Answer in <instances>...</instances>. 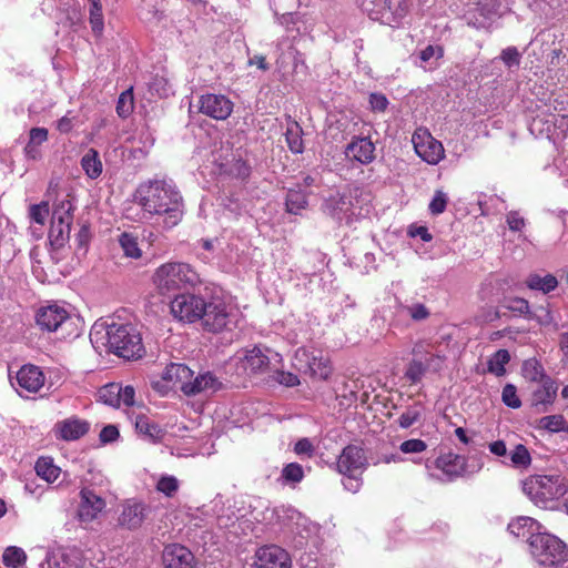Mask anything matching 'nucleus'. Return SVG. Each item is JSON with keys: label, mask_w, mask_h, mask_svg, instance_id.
Here are the masks:
<instances>
[{"label": "nucleus", "mask_w": 568, "mask_h": 568, "mask_svg": "<svg viewBox=\"0 0 568 568\" xmlns=\"http://www.w3.org/2000/svg\"><path fill=\"white\" fill-rule=\"evenodd\" d=\"M136 200L144 212L163 215L165 229H172L182 220L183 197L172 180L153 179L141 183L136 189Z\"/></svg>", "instance_id": "1"}, {"label": "nucleus", "mask_w": 568, "mask_h": 568, "mask_svg": "<svg viewBox=\"0 0 568 568\" xmlns=\"http://www.w3.org/2000/svg\"><path fill=\"white\" fill-rule=\"evenodd\" d=\"M151 281L156 291L164 295L195 286L200 283V276L190 264L179 261H170L155 268Z\"/></svg>", "instance_id": "2"}, {"label": "nucleus", "mask_w": 568, "mask_h": 568, "mask_svg": "<svg viewBox=\"0 0 568 568\" xmlns=\"http://www.w3.org/2000/svg\"><path fill=\"white\" fill-rule=\"evenodd\" d=\"M446 356L438 346L428 339H418L412 347V359L405 369V378L418 384L426 373H438L443 369Z\"/></svg>", "instance_id": "3"}, {"label": "nucleus", "mask_w": 568, "mask_h": 568, "mask_svg": "<svg viewBox=\"0 0 568 568\" xmlns=\"http://www.w3.org/2000/svg\"><path fill=\"white\" fill-rule=\"evenodd\" d=\"M104 331L106 346L111 353L128 361L139 359L144 355L141 335L131 325L111 323Z\"/></svg>", "instance_id": "4"}, {"label": "nucleus", "mask_w": 568, "mask_h": 568, "mask_svg": "<svg viewBox=\"0 0 568 568\" xmlns=\"http://www.w3.org/2000/svg\"><path fill=\"white\" fill-rule=\"evenodd\" d=\"M523 490L536 506L547 508L568 491V484L559 474L534 475L524 480Z\"/></svg>", "instance_id": "5"}, {"label": "nucleus", "mask_w": 568, "mask_h": 568, "mask_svg": "<svg viewBox=\"0 0 568 568\" xmlns=\"http://www.w3.org/2000/svg\"><path fill=\"white\" fill-rule=\"evenodd\" d=\"M529 551L541 566L555 567L568 561L566 544L555 535L537 532L529 538Z\"/></svg>", "instance_id": "6"}, {"label": "nucleus", "mask_w": 568, "mask_h": 568, "mask_svg": "<svg viewBox=\"0 0 568 568\" xmlns=\"http://www.w3.org/2000/svg\"><path fill=\"white\" fill-rule=\"evenodd\" d=\"M200 321L204 331L221 333L231 331L236 325V313L223 301L214 300L206 302Z\"/></svg>", "instance_id": "7"}, {"label": "nucleus", "mask_w": 568, "mask_h": 568, "mask_svg": "<svg viewBox=\"0 0 568 568\" xmlns=\"http://www.w3.org/2000/svg\"><path fill=\"white\" fill-rule=\"evenodd\" d=\"M357 204V190L336 192L325 200L324 209L333 219L351 223L363 214V209L358 207Z\"/></svg>", "instance_id": "8"}, {"label": "nucleus", "mask_w": 568, "mask_h": 568, "mask_svg": "<svg viewBox=\"0 0 568 568\" xmlns=\"http://www.w3.org/2000/svg\"><path fill=\"white\" fill-rule=\"evenodd\" d=\"M294 366L302 373L310 374L320 379H326L331 375L329 362L321 351L301 347L294 355Z\"/></svg>", "instance_id": "9"}, {"label": "nucleus", "mask_w": 568, "mask_h": 568, "mask_svg": "<svg viewBox=\"0 0 568 568\" xmlns=\"http://www.w3.org/2000/svg\"><path fill=\"white\" fill-rule=\"evenodd\" d=\"M206 301L195 294L176 295L170 304L172 315L185 323H194L201 320L205 311Z\"/></svg>", "instance_id": "10"}, {"label": "nucleus", "mask_w": 568, "mask_h": 568, "mask_svg": "<svg viewBox=\"0 0 568 568\" xmlns=\"http://www.w3.org/2000/svg\"><path fill=\"white\" fill-rule=\"evenodd\" d=\"M412 143L416 154L428 164H437L444 159L443 144L435 140L428 130L418 128L412 136Z\"/></svg>", "instance_id": "11"}, {"label": "nucleus", "mask_w": 568, "mask_h": 568, "mask_svg": "<svg viewBox=\"0 0 568 568\" xmlns=\"http://www.w3.org/2000/svg\"><path fill=\"white\" fill-rule=\"evenodd\" d=\"M151 507L138 499H126L120 506L118 525L128 530L139 529L148 518Z\"/></svg>", "instance_id": "12"}, {"label": "nucleus", "mask_w": 568, "mask_h": 568, "mask_svg": "<svg viewBox=\"0 0 568 568\" xmlns=\"http://www.w3.org/2000/svg\"><path fill=\"white\" fill-rule=\"evenodd\" d=\"M69 321L68 310L57 303L41 306L36 313V323L41 331L57 332Z\"/></svg>", "instance_id": "13"}, {"label": "nucleus", "mask_w": 568, "mask_h": 568, "mask_svg": "<svg viewBox=\"0 0 568 568\" xmlns=\"http://www.w3.org/2000/svg\"><path fill=\"white\" fill-rule=\"evenodd\" d=\"M233 106V102L224 94L206 93L199 99V111L217 121L226 120Z\"/></svg>", "instance_id": "14"}, {"label": "nucleus", "mask_w": 568, "mask_h": 568, "mask_svg": "<svg viewBox=\"0 0 568 568\" xmlns=\"http://www.w3.org/2000/svg\"><path fill=\"white\" fill-rule=\"evenodd\" d=\"M435 468L438 473L429 471V477L439 481H452L464 471L465 459L456 454H445L435 460Z\"/></svg>", "instance_id": "15"}, {"label": "nucleus", "mask_w": 568, "mask_h": 568, "mask_svg": "<svg viewBox=\"0 0 568 568\" xmlns=\"http://www.w3.org/2000/svg\"><path fill=\"white\" fill-rule=\"evenodd\" d=\"M105 506V500L97 495L94 490L87 487L82 488L77 511L78 519L84 524L92 523L103 511Z\"/></svg>", "instance_id": "16"}, {"label": "nucleus", "mask_w": 568, "mask_h": 568, "mask_svg": "<svg viewBox=\"0 0 568 568\" xmlns=\"http://www.w3.org/2000/svg\"><path fill=\"white\" fill-rule=\"evenodd\" d=\"M90 429V423L72 416L54 424L52 433L59 440L73 442L83 437Z\"/></svg>", "instance_id": "17"}, {"label": "nucleus", "mask_w": 568, "mask_h": 568, "mask_svg": "<svg viewBox=\"0 0 568 568\" xmlns=\"http://www.w3.org/2000/svg\"><path fill=\"white\" fill-rule=\"evenodd\" d=\"M254 565L256 568H291V558L283 548L270 545L256 551Z\"/></svg>", "instance_id": "18"}, {"label": "nucleus", "mask_w": 568, "mask_h": 568, "mask_svg": "<svg viewBox=\"0 0 568 568\" xmlns=\"http://www.w3.org/2000/svg\"><path fill=\"white\" fill-rule=\"evenodd\" d=\"M367 466L364 450L355 445L346 446L337 460V470L341 474H362Z\"/></svg>", "instance_id": "19"}, {"label": "nucleus", "mask_w": 568, "mask_h": 568, "mask_svg": "<svg viewBox=\"0 0 568 568\" xmlns=\"http://www.w3.org/2000/svg\"><path fill=\"white\" fill-rule=\"evenodd\" d=\"M375 150L371 138L354 136L346 145L345 154L349 160L367 165L375 160Z\"/></svg>", "instance_id": "20"}, {"label": "nucleus", "mask_w": 568, "mask_h": 568, "mask_svg": "<svg viewBox=\"0 0 568 568\" xmlns=\"http://www.w3.org/2000/svg\"><path fill=\"white\" fill-rule=\"evenodd\" d=\"M222 383L211 372H205L192 377L189 383L183 384L181 392L186 396L199 394H211L221 389Z\"/></svg>", "instance_id": "21"}, {"label": "nucleus", "mask_w": 568, "mask_h": 568, "mask_svg": "<svg viewBox=\"0 0 568 568\" xmlns=\"http://www.w3.org/2000/svg\"><path fill=\"white\" fill-rule=\"evenodd\" d=\"M165 568H194V555L184 546L172 544L165 546L162 554Z\"/></svg>", "instance_id": "22"}, {"label": "nucleus", "mask_w": 568, "mask_h": 568, "mask_svg": "<svg viewBox=\"0 0 568 568\" xmlns=\"http://www.w3.org/2000/svg\"><path fill=\"white\" fill-rule=\"evenodd\" d=\"M17 385L28 393H37L44 384V375L38 366L23 365L17 373Z\"/></svg>", "instance_id": "23"}, {"label": "nucleus", "mask_w": 568, "mask_h": 568, "mask_svg": "<svg viewBox=\"0 0 568 568\" xmlns=\"http://www.w3.org/2000/svg\"><path fill=\"white\" fill-rule=\"evenodd\" d=\"M498 4L494 1L478 3V6L468 12V24L477 29L488 28L493 19L497 16Z\"/></svg>", "instance_id": "24"}, {"label": "nucleus", "mask_w": 568, "mask_h": 568, "mask_svg": "<svg viewBox=\"0 0 568 568\" xmlns=\"http://www.w3.org/2000/svg\"><path fill=\"white\" fill-rule=\"evenodd\" d=\"M557 390L558 386L552 378L542 379L539 387L532 392V406L538 412H547L556 398Z\"/></svg>", "instance_id": "25"}, {"label": "nucleus", "mask_w": 568, "mask_h": 568, "mask_svg": "<svg viewBox=\"0 0 568 568\" xmlns=\"http://www.w3.org/2000/svg\"><path fill=\"white\" fill-rule=\"evenodd\" d=\"M49 132L45 128H32L29 131V141L24 146V155L28 160L38 161L42 158L40 146L48 141Z\"/></svg>", "instance_id": "26"}, {"label": "nucleus", "mask_w": 568, "mask_h": 568, "mask_svg": "<svg viewBox=\"0 0 568 568\" xmlns=\"http://www.w3.org/2000/svg\"><path fill=\"white\" fill-rule=\"evenodd\" d=\"M135 429L143 437V439L156 444L163 440L166 432L158 424L150 420L144 415H139L135 418Z\"/></svg>", "instance_id": "27"}, {"label": "nucleus", "mask_w": 568, "mask_h": 568, "mask_svg": "<svg viewBox=\"0 0 568 568\" xmlns=\"http://www.w3.org/2000/svg\"><path fill=\"white\" fill-rule=\"evenodd\" d=\"M140 18L152 24H161L164 19V10L162 6V1L160 0H142V3L139 9Z\"/></svg>", "instance_id": "28"}, {"label": "nucleus", "mask_w": 568, "mask_h": 568, "mask_svg": "<svg viewBox=\"0 0 568 568\" xmlns=\"http://www.w3.org/2000/svg\"><path fill=\"white\" fill-rule=\"evenodd\" d=\"M539 524L531 517H518L508 524L510 534L518 538H527L529 540L531 535H537Z\"/></svg>", "instance_id": "29"}, {"label": "nucleus", "mask_w": 568, "mask_h": 568, "mask_svg": "<svg viewBox=\"0 0 568 568\" xmlns=\"http://www.w3.org/2000/svg\"><path fill=\"white\" fill-rule=\"evenodd\" d=\"M73 212L74 204L69 195L64 199L57 200L53 205L51 222L71 226L73 222Z\"/></svg>", "instance_id": "30"}, {"label": "nucleus", "mask_w": 568, "mask_h": 568, "mask_svg": "<svg viewBox=\"0 0 568 568\" xmlns=\"http://www.w3.org/2000/svg\"><path fill=\"white\" fill-rule=\"evenodd\" d=\"M193 371L190 369L186 365L180 363H171L166 366L163 378L174 383L179 388L183 386V384L189 383V381L193 377Z\"/></svg>", "instance_id": "31"}, {"label": "nucleus", "mask_w": 568, "mask_h": 568, "mask_svg": "<svg viewBox=\"0 0 568 568\" xmlns=\"http://www.w3.org/2000/svg\"><path fill=\"white\" fill-rule=\"evenodd\" d=\"M303 129L302 126L295 121L290 118L286 132H285V140L287 143V146L291 152L295 154H301L304 151V142H303Z\"/></svg>", "instance_id": "32"}, {"label": "nucleus", "mask_w": 568, "mask_h": 568, "mask_svg": "<svg viewBox=\"0 0 568 568\" xmlns=\"http://www.w3.org/2000/svg\"><path fill=\"white\" fill-rule=\"evenodd\" d=\"M270 361L268 355L260 347H254L247 351L245 355V368L254 374L262 373L267 368Z\"/></svg>", "instance_id": "33"}, {"label": "nucleus", "mask_w": 568, "mask_h": 568, "mask_svg": "<svg viewBox=\"0 0 568 568\" xmlns=\"http://www.w3.org/2000/svg\"><path fill=\"white\" fill-rule=\"evenodd\" d=\"M81 166L90 179H98L102 173V162L95 149H89L81 159Z\"/></svg>", "instance_id": "34"}, {"label": "nucleus", "mask_w": 568, "mask_h": 568, "mask_svg": "<svg viewBox=\"0 0 568 568\" xmlns=\"http://www.w3.org/2000/svg\"><path fill=\"white\" fill-rule=\"evenodd\" d=\"M526 284L530 290L541 291L547 294L558 286V281L552 274H546L545 276L530 274L526 280Z\"/></svg>", "instance_id": "35"}, {"label": "nucleus", "mask_w": 568, "mask_h": 568, "mask_svg": "<svg viewBox=\"0 0 568 568\" xmlns=\"http://www.w3.org/2000/svg\"><path fill=\"white\" fill-rule=\"evenodd\" d=\"M521 374L525 379L529 382H542L545 378H550L545 374L542 365L536 358H528L521 365Z\"/></svg>", "instance_id": "36"}, {"label": "nucleus", "mask_w": 568, "mask_h": 568, "mask_svg": "<svg viewBox=\"0 0 568 568\" xmlns=\"http://www.w3.org/2000/svg\"><path fill=\"white\" fill-rule=\"evenodd\" d=\"M38 476L48 483L54 481L60 475V468L53 464L50 457H40L34 466Z\"/></svg>", "instance_id": "37"}, {"label": "nucleus", "mask_w": 568, "mask_h": 568, "mask_svg": "<svg viewBox=\"0 0 568 568\" xmlns=\"http://www.w3.org/2000/svg\"><path fill=\"white\" fill-rule=\"evenodd\" d=\"M27 561L26 551L17 546H9L3 550L2 562L8 568H20Z\"/></svg>", "instance_id": "38"}, {"label": "nucleus", "mask_w": 568, "mask_h": 568, "mask_svg": "<svg viewBox=\"0 0 568 568\" xmlns=\"http://www.w3.org/2000/svg\"><path fill=\"white\" fill-rule=\"evenodd\" d=\"M71 226L51 222L49 241L54 248L62 247L70 237Z\"/></svg>", "instance_id": "39"}, {"label": "nucleus", "mask_w": 568, "mask_h": 568, "mask_svg": "<svg viewBox=\"0 0 568 568\" xmlns=\"http://www.w3.org/2000/svg\"><path fill=\"white\" fill-rule=\"evenodd\" d=\"M510 361V355L507 349H498L487 363L489 373L496 376H503L506 373L505 365Z\"/></svg>", "instance_id": "40"}, {"label": "nucleus", "mask_w": 568, "mask_h": 568, "mask_svg": "<svg viewBox=\"0 0 568 568\" xmlns=\"http://www.w3.org/2000/svg\"><path fill=\"white\" fill-rule=\"evenodd\" d=\"M307 204V199L301 190H288L286 194V211L292 214H298Z\"/></svg>", "instance_id": "41"}, {"label": "nucleus", "mask_w": 568, "mask_h": 568, "mask_svg": "<svg viewBox=\"0 0 568 568\" xmlns=\"http://www.w3.org/2000/svg\"><path fill=\"white\" fill-rule=\"evenodd\" d=\"M100 402L112 407H120V384L111 383L100 388Z\"/></svg>", "instance_id": "42"}, {"label": "nucleus", "mask_w": 568, "mask_h": 568, "mask_svg": "<svg viewBox=\"0 0 568 568\" xmlns=\"http://www.w3.org/2000/svg\"><path fill=\"white\" fill-rule=\"evenodd\" d=\"M119 243L126 257L136 260L142 256V251L139 247L138 239L132 234L125 232L122 233L119 237Z\"/></svg>", "instance_id": "43"}, {"label": "nucleus", "mask_w": 568, "mask_h": 568, "mask_svg": "<svg viewBox=\"0 0 568 568\" xmlns=\"http://www.w3.org/2000/svg\"><path fill=\"white\" fill-rule=\"evenodd\" d=\"M511 465L515 468H528L531 464V456L527 447L518 444L510 453Z\"/></svg>", "instance_id": "44"}, {"label": "nucleus", "mask_w": 568, "mask_h": 568, "mask_svg": "<svg viewBox=\"0 0 568 568\" xmlns=\"http://www.w3.org/2000/svg\"><path fill=\"white\" fill-rule=\"evenodd\" d=\"M444 54V50L440 45H427L419 52V67L427 69V65L432 68L434 62L439 60Z\"/></svg>", "instance_id": "45"}, {"label": "nucleus", "mask_w": 568, "mask_h": 568, "mask_svg": "<svg viewBox=\"0 0 568 568\" xmlns=\"http://www.w3.org/2000/svg\"><path fill=\"white\" fill-rule=\"evenodd\" d=\"M90 2V24L95 34H101L103 31V13L100 0H91Z\"/></svg>", "instance_id": "46"}, {"label": "nucleus", "mask_w": 568, "mask_h": 568, "mask_svg": "<svg viewBox=\"0 0 568 568\" xmlns=\"http://www.w3.org/2000/svg\"><path fill=\"white\" fill-rule=\"evenodd\" d=\"M180 481L175 476L162 475L156 483V490L171 498L179 490Z\"/></svg>", "instance_id": "47"}, {"label": "nucleus", "mask_w": 568, "mask_h": 568, "mask_svg": "<svg viewBox=\"0 0 568 568\" xmlns=\"http://www.w3.org/2000/svg\"><path fill=\"white\" fill-rule=\"evenodd\" d=\"M134 109L132 88L122 92L118 99L116 113L120 118H128Z\"/></svg>", "instance_id": "48"}, {"label": "nucleus", "mask_w": 568, "mask_h": 568, "mask_svg": "<svg viewBox=\"0 0 568 568\" xmlns=\"http://www.w3.org/2000/svg\"><path fill=\"white\" fill-rule=\"evenodd\" d=\"M566 420L562 415H548L539 419V427L552 433L564 429Z\"/></svg>", "instance_id": "49"}, {"label": "nucleus", "mask_w": 568, "mask_h": 568, "mask_svg": "<svg viewBox=\"0 0 568 568\" xmlns=\"http://www.w3.org/2000/svg\"><path fill=\"white\" fill-rule=\"evenodd\" d=\"M363 11L367 13L371 20L381 21L384 17L385 6L383 1L375 2V0H364Z\"/></svg>", "instance_id": "50"}, {"label": "nucleus", "mask_w": 568, "mask_h": 568, "mask_svg": "<svg viewBox=\"0 0 568 568\" xmlns=\"http://www.w3.org/2000/svg\"><path fill=\"white\" fill-rule=\"evenodd\" d=\"M504 307L518 315H524L525 317H527L530 308L528 301L521 297L505 300Z\"/></svg>", "instance_id": "51"}, {"label": "nucleus", "mask_w": 568, "mask_h": 568, "mask_svg": "<svg viewBox=\"0 0 568 568\" xmlns=\"http://www.w3.org/2000/svg\"><path fill=\"white\" fill-rule=\"evenodd\" d=\"M420 415H422V410L417 405L408 407L398 417L399 427H402L404 429L409 428L420 418Z\"/></svg>", "instance_id": "52"}, {"label": "nucleus", "mask_w": 568, "mask_h": 568, "mask_svg": "<svg viewBox=\"0 0 568 568\" xmlns=\"http://www.w3.org/2000/svg\"><path fill=\"white\" fill-rule=\"evenodd\" d=\"M503 403L510 408H519L521 406V400L517 395V388L513 384H506L501 392Z\"/></svg>", "instance_id": "53"}, {"label": "nucleus", "mask_w": 568, "mask_h": 568, "mask_svg": "<svg viewBox=\"0 0 568 568\" xmlns=\"http://www.w3.org/2000/svg\"><path fill=\"white\" fill-rule=\"evenodd\" d=\"M282 477L287 483H300L304 477L303 467L297 463H290L282 469Z\"/></svg>", "instance_id": "54"}, {"label": "nucleus", "mask_w": 568, "mask_h": 568, "mask_svg": "<svg viewBox=\"0 0 568 568\" xmlns=\"http://www.w3.org/2000/svg\"><path fill=\"white\" fill-rule=\"evenodd\" d=\"M48 215H49L48 202H42L40 204H33L30 206L29 216L33 222H36L40 225H43L45 223Z\"/></svg>", "instance_id": "55"}, {"label": "nucleus", "mask_w": 568, "mask_h": 568, "mask_svg": "<svg viewBox=\"0 0 568 568\" xmlns=\"http://www.w3.org/2000/svg\"><path fill=\"white\" fill-rule=\"evenodd\" d=\"M526 318L534 320L539 325H549L552 322L551 313L545 306H538L534 310L529 308V313Z\"/></svg>", "instance_id": "56"}, {"label": "nucleus", "mask_w": 568, "mask_h": 568, "mask_svg": "<svg viewBox=\"0 0 568 568\" xmlns=\"http://www.w3.org/2000/svg\"><path fill=\"white\" fill-rule=\"evenodd\" d=\"M447 202L446 193L440 190L436 191L428 206L430 213L434 215L442 214L446 210Z\"/></svg>", "instance_id": "57"}, {"label": "nucleus", "mask_w": 568, "mask_h": 568, "mask_svg": "<svg viewBox=\"0 0 568 568\" xmlns=\"http://www.w3.org/2000/svg\"><path fill=\"white\" fill-rule=\"evenodd\" d=\"M404 310L412 317V320L417 321V322L428 318V316L430 314L428 308L424 304H420V303H415V304H412L408 306H404Z\"/></svg>", "instance_id": "58"}, {"label": "nucleus", "mask_w": 568, "mask_h": 568, "mask_svg": "<svg viewBox=\"0 0 568 568\" xmlns=\"http://www.w3.org/2000/svg\"><path fill=\"white\" fill-rule=\"evenodd\" d=\"M427 445L422 439H408L400 444L399 449L404 454H417L426 450Z\"/></svg>", "instance_id": "59"}, {"label": "nucleus", "mask_w": 568, "mask_h": 568, "mask_svg": "<svg viewBox=\"0 0 568 568\" xmlns=\"http://www.w3.org/2000/svg\"><path fill=\"white\" fill-rule=\"evenodd\" d=\"M294 453L298 456L312 457L315 453V447L311 439L304 437L295 443Z\"/></svg>", "instance_id": "60"}, {"label": "nucleus", "mask_w": 568, "mask_h": 568, "mask_svg": "<svg viewBox=\"0 0 568 568\" xmlns=\"http://www.w3.org/2000/svg\"><path fill=\"white\" fill-rule=\"evenodd\" d=\"M500 58L508 68L519 65L520 63V54L515 47H508L503 50Z\"/></svg>", "instance_id": "61"}, {"label": "nucleus", "mask_w": 568, "mask_h": 568, "mask_svg": "<svg viewBox=\"0 0 568 568\" xmlns=\"http://www.w3.org/2000/svg\"><path fill=\"white\" fill-rule=\"evenodd\" d=\"M120 436L119 429L115 425H106L100 432V440L103 444L112 443Z\"/></svg>", "instance_id": "62"}, {"label": "nucleus", "mask_w": 568, "mask_h": 568, "mask_svg": "<svg viewBox=\"0 0 568 568\" xmlns=\"http://www.w3.org/2000/svg\"><path fill=\"white\" fill-rule=\"evenodd\" d=\"M345 479L343 480V486L346 490L351 493H357L362 486V480L359 478V474H343Z\"/></svg>", "instance_id": "63"}, {"label": "nucleus", "mask_w": 568, "mask_h": 568, "mask_svg": "<svg viewBox=\"0 0 568 568\" xmlns=\"http://www.w3.org/2000/svg\"><path fill=\"white\" fill-rule=\"evenodd\" d=\"M507 224L511 231H521L525 227V220L517 211H510L506 216Z\"/></svg>", "instance_id": "64"}]
</instances>
